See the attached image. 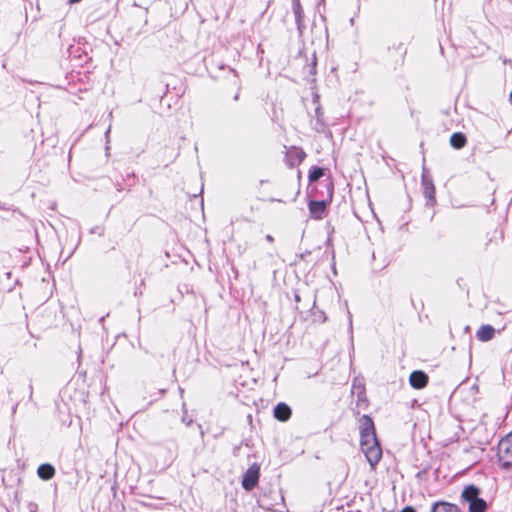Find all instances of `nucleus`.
Returning <instances> with one entry per match:
<instances>
[{
	"mask_svg": "<svg viewBox=\"0 0 512 512\" xmlns=\"http://www.w3.org/2000/svg\"><path fill=\"white\" fill-rule=\"evenodd\" d=\"M326 209V203L324 201H311L309 203V211L311 215L316 219H321Z\"/></svg>",
	"mask_w": 512,
	"mask_h": 512,
	"instance_id": "obj_8",
	"label": "nucleus"
},
{
	"mask_svg": "<svg viewBox=\"0 0 512 512\" xmlns=\"http://www.w3.org/2000/svg\"><path fill=\"white\" fill-rule=\"evenodd\" d=\"M409 383L415 389H422L428 383V376L422 371H413L410 374Z\"/></svg>",
	"mask_w": 512,
	"mask_h": 512,
	"instance_id": "obj_5",
	"label": "nucleus"
},
{
	"mask_svg": "<svg viewBox=\"0 0 512 512\" xmlns=\"http://www.w3.org/2000/svg\"><path fill=\"white\" fill-rule=\"evenodd\" d=\"M450 144L455 149H460L466 144V137L462 133H453L450 137Z\"/></svg>",
	"mask_w": 512,
	"mask_h": 512,
	"instance_id": "obj_13",
	"label": "nucleus"
},
{
	"mask_svg": "<svg viewBox=\"0 0 512 512\" xmlns=\"http://www.w3.org/2000/svg\"><path fill=\"white\" fill-rule=\"evenodd\" d=\"M480 491L477 487L471 485L462 492V499L469 504V512H485L487 508L486 501L479 497Z\"/></svg>",
	"mask_w": 512,
	"mask_h": 512,
	"instance_id": "obj_3",
	"label": "nucleus"
},
{
	"mask_svg": "<svg viewBox=\"0 0 512 512\" xmlns=\"http://www.w3.org/2000/svg\"><path fill=\"white\" fill-rule=\"evenodd\" d=\"M401 512H415V510L412 507L407 506V507L403 508L401 510Z\"/></svg>",
	"mask_w": 512,
	"mask_h": 512,
	"instance_id": "obj_16",
	"label": "nucleus"
},
{
	"mask_svg": "<svg viewBox=\"0 0 512 512\" xmlns=\"http://www.w3.org/2000/svg\"><path fill=\"white\" fill-rule=\"evenodd\" d=\"M266 239H267V241H269V242H272V241H273V237H272L271 235H267V236H266Z\"/></svg>",
	"mask_w": 512,
	"mask_h": 512,
	"instance_id": "obj_18",
	"label": "nucleus"
},
{
	"mask_svg": "<svg viewBox=\"0 0 512 512\" xmlns=\"http://www.w3.org/2000/svg\"><path fill=\"white\" fill-rule=\"evenodd\" d=\"M359 434L360 436L376 434L374 422L368 415H363L359 419Z\"/></svg>",
	"mask_w": 512,
	"mask_h": 512,
	"instance_id": "obj_6",
	"label": "nucleus"
},
{
	"mask_svg": "<svg viewBox=\"0 0 512 512\" xmlns=\"http://www.w3.org/2000/svg\"><path fill=\"white\" fill-rule=\"evenodd\" d=\"M497 456L502 469L512 470V432L500 440Z\"/></svg>",
	"mask_w": 512,
	"mask_h": 512,
	"instance_id": "obj_2",
	"label": "nucleus"
},
{
	"mask_svg": "<svg viewBox=\"0 0 512 512\" xmlns=\"http://www.w3.org/2000/svg\"><path fill=\"white\" fill-rule=\"evenodd\" d=\"M260 467L258 464H252L244 473L242 478V486L245 490H252L259 481Z\"/></svg>",
	"mask_w": 512,
	"mask_h": 512,
	"instance_id": "obj_4",
	"label": "nucleus"
},
{
	"mask_svg": "<svg viewBox=\"0 0 512 512\" xmlns=\"http://www.w3.org/2000/svg\"><path fill=\"white\" fill-rule=\"evenodd\" d=\"M274 416L280 421H286L291 416V409L285 403H279L274 408Z\"/></svg>",
	"mask_w": 512,
	"mask_h": 512,
	"instance_id": "obj_9",
	"label": "nucleus"
},
{
	"mask_svg": "<svg viewBox=\"0 0 512 512\" xmlns=\"http://www.w3.org/2000/svg\"><path fill=\"white\" fill-rule=\"evenodd\" d=\"M422 186L425 197L433 203L435 201V187L432 180L423 175Z\"/></svg>",
	"mask_w": 512,
	"mask_h": 512,
	"instance_id": "obj_7",
	"label": "nucleus"
},
{
	"mask_svg": "<svg viewBox=\"0 0 512 512\" xmlns=\"http://www.w3.org/2000/svg\"><path fill=\"white\" fill-rule=\"evenodd\" d=\"M70 3H78L80 2L81 0H68Z\"/></svg>",
	"mask_w": 512,
	"mask_h": 512,
	"instance_id": "obj_19",
	"label": "nucleus"
},
{
	"mask_svg": "<svg viewBox=\"0 0 512 512\" xmlns=\"http://www.w3.org/2000/svg\"><path fill=\"white\" fill-rule=\"evenodd\" d=\"M364 391V384L360 380L355 379L352 384V393L357 394L360 397L362 394H364Z\"/></svg>",
	"mask_w": 512,
	"mask_h": 512,
	"instance_id": "obj_14",
	"label": "nucleus"
},
{
	"mask_svg": "<svg viewBox=\"0 0 512 512\" xmlns=\"http://www.w3.org/2000/svg\"><path fill=\"white\" fill-rule=\"evenodd\" d=\"M510 101L512 102V90H511V93H510Z\"/></svg>",
	"mask_w": 512,
	"mask_h": 512,
	"instance_id": "obj_20",
	"label": "nucleus"
},
{
	"mask_svg": "<svg viewBox=\"0 0 512 512\" xmlns=\"http://www.w3.org/2000/svg\"><path fill=\"white\" fill-rule=\"evenodd\" d=\"M494 335L495 329L491 325H483L476 332L477 338L483 342L491 340Z\"/></svg>",
	"mask_w": 512,
	"mask_h": 512,
	"instance_id": "obj_10",
	"label": "nucleus"
},
{
	"mask_svg": "<svg viewBox=\"0 0 512 512\" xmlns=\"http://www.w3.org/2000/svg\"><path fill=\"white\" fill-rule=\"evenodd\" d=\"M37 474L43 480H50L55 475V469L50 464H42L38 467Z\"/></svg>",
	"mask_w": 512,
	"mask_h": 512,
	"instance_id": "obj_12",
	"label": "nucleus"
},
{
	"mask_svg": "<svg viewBox=\"0 0 512 512\" xmlns=\"http://www.w3.org/2000/svg\"><path fill=\"white\" fill-rule=\"evenodd\" d=\"M360 447L370 466L374 468L382 458V449L376 434L360 436Z\"/></svg>",
	"mask_w": 512,
	"mask_h": 512,
	"instance_id": "obj_1",
	"label": "nucleus"
},
{
	"mask_svg": "<svg viewBox=\"0 0 512 512\" xmlns=\"http://www.w3.org/2000/svg\"><path fill=\"white\" fill-rule=\"evenodd\" d=\"M323 175H324V170L322 168L315 167L309 174V180L311 182H315L319 178H321Z\"/></svg>",
	"mask_w": 512,
	"mask_h": 512,
	"instance_id": "obj_15",
	"label": "nucleus"
},
{
	"mask_svg": "<svg viewBox=\"0 0 512 512\" xmlns=\"http://www.w3.org/2000/svg\"><path fill=\"white\" fill-rule=\"evenodd\" d=\"M431 512H461L457 505L448 502H436L433 504Z\"/></svg>",
	"mask_w": 512,
	"mask_h": 512,
	"instance_id": "obj_11",
	"label": "nucleus"
},
{
	"mask_svg": "<svg viewBox=\"0 0 512 512\" xmlns=\"http://www.w3.org/2000/svg\"><path fill=\"white\" fill-rule=\"evenodd\" d=\"M111 131V127H109L105 133V136H106V139L108 140V137H109V133Z\"/></svg>",
	"mask_w": 512,
	"mask_h": 512,
	"instance_id": "obj_17",
	"label": "nucleus"
}]
</instances>
